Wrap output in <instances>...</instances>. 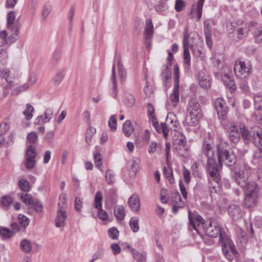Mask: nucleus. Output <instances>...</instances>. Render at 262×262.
Returning <instances> with one entry per match:
<instances>
[{
  "instance_id": "23",
  "label": "nucleus",
  "mask_w": 262,
  "mask_h": 262,
  "mask_svg": "<svg viewBox=\"0 0 262 262\" xmlns=\"http://www.w3.org/2000/svg\"><path fill=\"white\" fill-rule=\"evenodd\" d=\"M165 121L171 126V130H176L179 125L176 116L171 113L168 114Z\"/></svg>"
},
{
  "instance_id": "20",
  "label": "nucleus",
  "mask_w": 262,
  "mask_h": 262,
  "mask_svg": "<svg viewBox=\"0 0 262 262\" xmlns=\"http://www.w3.org/2000/svg\"><path fill=\"white\" fill-rule=\"evenodd\" d=\"M161 76L163 78V83L165 85L166 90H167L170 87L171 80V72L170 71V68H168V66H166L165 71L162 72Z\"/></svg>"
},
{
  "instance_id": "4",
  "label": "nucleus",
  "mask_w": 262,
  "mask_h": 262,
  "mask_svg": "<svg viewBox=\"0 0 262 262\" xmlns=\"http://www.w3.org/2000/svg\"><path fill=\"white\" fill-rule=\"evenodd\" d=\"M234 71L237 78H246L251 74V65L241 60L236 61L234 66Z\"/></svg>"
},
{
  "instance_id": "62",
  "label": "nucleus",
  "mask_w": 262,
  "mask_h": 262,
  "mask_svg": "<svg viewBox=\"0 0 262 262\" xmlns=\"http://www.w3.org/2000/svg\"><path fill=\"white\" fill-rule=\"evenodd\" d=\"M185 7V2L183 0H176L175 4L176 10L179 12L181 11Z\"/></svg>"
},
{
  "instance_id": "53",
  "label": "nucleus",
  "mask_w": 262,
  "mask_h": 262,
  "mask_svg": "<svg viewBox=\"0 0 262 262\" xmlns=\"http://www.w3.org/2000/svg\"><path fill=\"white\" fill-rule=\"evenodd\" d=\"M204 0H199L197 4L196 12L198 15V19L199 20L202 16V9Z\"/></svg>"
},
{
  "instance_id": "31",
  "label": "nucleus",
  "mask_w": 262,
  "mask_h": 262,
  "mask_svg": "<svg viewBox=\"0 0 262 262\" xmlns=\"http://www.w3.org/2000/svg\"><path fill=\"white\" fill-rule=\"evenodd\" d=\"M33 111V107L29 103L27 104L26 109L23 112V115L25 116L26 120H30L32 118Z\"/></svg>"
},
{
  "instance_id": "16",
  "label": "nucleus",
  "mask_w": 262,
  "mask_h": 262,
  "mask_svg": "<svg viewBox=\"0 0 262 262\" xmlns=\"http://www.w3.org/2000/svg\"><path fill=\"white\" fill-rule=\"evenodd\" d=\"M128 204L133 211H139L140 207V198L137 194H133L128 199Z\"/></svg>"
},
{
  "instance_id": "18",
  "label": "nucleus",
  "mask_w": 262,
  "mask_h": 262,
  "mask_svg": "<svg viewBox=\"0 0 262 262\" xmlns=\"http://www.w3.org/2000/svg\"><path fill=\"white\" fill-rule=\"evenodd\" d=\"M179 86L174 85L172 93L169 96L170 101L174 107H176L179 102Z\"/></svg>"
},
{
  "instance_id": "57",
  "label": "nucleus",
  "mask_w": 262,
  "mask_h": 262,
  "mask_svg": "<svg viewBox=\"0 0 262 262\" xmlns=\"http://www.w3.org/2000/svg\"><path fill=\"white\" fill-rule=\"evenodd\" d=\"M6 80L9 83H12L15 78L14 75L10 71L7 70L5 72V75Z\"/></svg>"
},
{
  "instance_id": "59",
  "label": "nucleus",
  "mask_w": 262,
  "mask_h": 262,
  "mask_svg": "<svg viewBox=\"0 0 262 262\" xmlns=\"http://www.w3.org/2000/svg\"><path fill=\"white\" fill-rule=\"evenodd\" d=\"M82 199L79 197H76L74 204L75 210L77 211H80L82 207Z\"/></svg>"
},
{
  "instance_id": "64",
  "label": "nucleus",
  "mask_w": 262,
  "mask_h": 262,
  "mask_svg": "<svg viewBox=\"0 0 262 262\" xmlns=\"http://www.w3.org/2000/svg\"><path fill=\"white\" fill-rule=\"evenodd\" d=\"M15 15L13 11H10L7 15V26L13 24L15 20Z\"/></svg>"
},
{
  "instance_id": "48",
  "label": "nucleus",
  "mask_w": 262,
  "mask_h": 262,
  "mask_svg": "<svg viewBox=\"0 0 262 262\" xmlns=\"http://www.w3.org/2000/svg\"><path fill=\"white\" fill-rule=\"evenodd\" d=\"M240 133L239 132H233V133L228 134V137L230 140L234 143H237L240 139Z\"/></svg>"
},
{
  "instance_id": "14",
  "label": "nucleus",
  "mask_w": 262,
  "mask_h": 262,
  "mask_svg": "<svg viewBox=\"0 0 262 262\" xmlns=\"http://www.w3.org/2000/svg\"><path fill=\"white\" fill-rule=\"evenodd\" d=\"M222 251L224 256L229 261H231L233 260L234 257L238 253L235 245H230L229 247L222 246Z\"/></svg>"
},
{
  "instance_id": "17",
  "label": "nucleus",
  "mask_w": 262,
  "mask_h": 262,
  "mask_svg": "<svg viewBox=\"0 0 262 262\" xmlns=\"http://www.w3.org/2000/svg\"><path fill=\"white\" fill-rule=\"evenodd\" d=\"M228 211L233 220H238L242 216L240 208L237 205L233 204L230 205L228 208Z\"/></svg>"
},
{
  "instance_id": "15",
  "label": "nucleus",
  "mask_w": 262,
  "mask_h": 262,
  "mask_svg": "<svg viewBox=\"0 0 262 262\" xmlns=\"http://www.w3.org/2000/svg\"><path fill=\"white\" fill-rule=\"evenodd\" d=\"M233 179L235 183L243 188L245 187L250 182L248 181V177L245 176L244 172L241 171L235 173Z\"/></svg>"
},
{
  "instance_id": "55",
  "label": "nucleus",
  "mask_w": 262,
  "mask_h": 262,
  "mask_svg": "<svg viewBox=\"0 0 262 262\" xmlns=\"http://www.w3.org/2000/svg\"><path fill=\"white\" fill-rule=\"evenodd\" d=\"M163 172L164 173L165 177L169 179L170 183H173V179L172 170H168L165 166H164L163 167Z\"/></svg>"
},
{
  "instance_id": "21",
  "label": "nucleus",
  "mask_w": 262,
  "mask_h": 262,
  "mask_svg": "<svg viewBox=\"0 0 262 262\" xmlns=\"http://www.w3.org/2000/svg\"><path fill=\"white\" fill-rule=\"evenodd\" d=\"M253 99L254 108L255 110L254 114L255 117L262 113V96L260 95H255Z\"/></svg>"
},
{
  "instance_id": "56",
  "label": "nucleus",
  "mask_w": 262,
  "mask_h": 262,
  "mask_svg": "<svg viewBox=\"0 0 262 262\" xmlns=\"http://www.w3.org/2000/svg\"><path fill=\"white\" fill-rule=\"evenodd\" d=\"M94 160L96 167L100 169V167L102 164L101 155L99 153L97 152L94 155Z\"/></svg>"
},
{
  "instance_id": "26",
  "label": "nucleus",
  "mask_w": 262,
  "mask_h": 262,
  "mask_svg": "<svg viewBox=\"0 0 262 262\" xmlns=\"http://www.w3.org/2000/svg\"><path fill=\"white\" fill-rule=\"evenodd\" d=\"M219 235H220V242L222 243V246H225L227 247H229L230 245L231 246L234 245L225 232L221 230Z\"/></svg>"
},
{
  "instance_id": "47",
  "label": "nucleus",
  "mask_w": 262,
  "mask_h": 262,
  "mask_svg": "<svg viewBox=\"0 0 262 262\" xmlns=\"http://www.w3.org/2000/svg\"><path fill=\"white\" fill-rule=\"evenodd\" d=\"M108 236L113 239H117L119 236V231L115 227H112L108 230Z\"/></svg>"
},
{
  "instance_id": "46",
  "label": "nucleus",
  "mask_w": 262,
  "mask_h": 262,
  "mask_svg": "<svg viewBox=\"0 0 262 262\" xmlns=\"http://www.w3.org/2000/svg\"><path fill=\"white\" fill-rule=\"evenodd\" d=\"M108 126L112 131H115L117 128V118L115 115L110 117L108 121Z\"/></svg>"
},
{
  "instance_id": "40",
  "label": "nucleus",
  "mask_w": 262,
  "mask_h": 262,
  "mask_svg": "<svg viewBox=\"0 0 262 262\" xmlns=\"http://www.w3.org/2000/svg\"><path fill=\"white\" fill-rule=\"evenodd\" d=\"M124 103L127 106L133 107L135 103V99L133 95L126 94L124 98Z\"/></svg>"
},
{
  "instance_id": "13",
  "label": "nucleus",
  "mask_w": 262,
  "mask_h": 262,
  "mask_svg": "<svg viewBox=\"0 0 262 262\" xmlns=\"http://www.w3.org/2000/svg\"><path fill=\"white\" fill-rule=\"evenodd\" d=\"M243 189L245 194L252 195L254 197L258 196L259 188L258 185L254 182H249Z\"/></svg>"
},
{
  "instance_id": "7",
  "label": "nucleus",
  "mask_w": 262,
  "mask_h": 262,
  "mask_svg": "<svg viewBox=\"0 0 262 262\" xmlns=\"http://www.w3.org/2000/svg\"><path fill=\"white\" fill-rule=\"evenodd\" d=\"M188 219L190 225L198 233L200 232V230L202 229L204 230L205 223H204L203 219L201 215L195 213H192L191 211L189 210L188 212Z\"/></svg>"
},
{
  "instance_id": "8",
  "label": "nucleus",
  "mask_w": 262,
  "mask_h": 262,
  "mask_svg": "<svg viewBox=\"0 0 262 262\" xmlns=\"http://www.w3.org/2000/svg\"><path fill=\"white\" fill-rule=\"evenodd\" d=\"M175 150L181 156L186 157L188 153V147L186 145V139L183 136L176 139L173 142Z\"/></svg>"
},
{
  "instance_id": "29",
  "label": "nucleus",
  "mask_w": 262,
  "mask_h": 262,
  "mask_svg": "<svg viewBox=\"0 0 262 262\" xmlns=\"http://www.w3.org/2000/svg\"><path fill=\"white\" fill-rule=\"evenodd\" d=\"M147 113L149 118L152 121V124L158 125V121L155 115L154 107L151 103H149L147 105Z\"/></svg>"
},
{
  "instance_id": "39",
  "label": "nucleus",
  "mask_w": 262,
  "mask_h": 262,
  "mask_svg": "<svg viewBox=\"0 0 262 262\" xmlns=\"http://www.w3.org/2000/svg\"><path fill=\"white\" fill-rule=\"evenodd\" d=\"M253 36L257 42H262V26L255 28L253 32Z\"/></svg>"
},
{
  "instance_id": "44",
  "label": "nucleus",
  "mask_w": 262,
  "mask_h": 262,
  "mask_svg": "<svg viewBox=\"0 0 262 262\" xmlns=\"http://www.w3.org/2000/svg\"><path fill=\"white\" fill-rule=\"evenodd\" d=\"M185 203L182 201H177L175 200L174 204L172 207V211L173 213H177L179 209L182 208L184 207Z\"/></svg>"
},
{
  "instance_id": "11",
  "label": "nucleus",
  "mask_w": 262,
  "mask_h": 262,
  "mask_svg": "<svg viewBox=\"0 0 262 262\" xmlns=\"http://www.w3.org/2000/svg\"><path fill=\"white\" fill-rule=\"evenodd\" d=\"M36 156V151L35 147L30 145L28 146L26 151V160L25 164L28 169H32L35 167V158Z\"/></svg>"
},
{
  "instance_id": "41",
  "label": "nucleus",
  "mask_w": 262,
  "mask_h": 262,
  "mask_svg": "<svg viewBox=\"0 0 262 262\" xmlns=\"http://www.w3.org/2000/svg\"><path fill=\"white\" fill-rule=\"evenodd\" d=\"M21 201L26 204H33L34 201L32 196L28 193H22L20 195Z\"/></svg>"
},
{
  "instance_id": "28",
  "label": "nucleus",
  "mask_w": 262,
  "mask_h": 262,
  "mask_svg": "<svg viewBox=\"0 0 262 262\" xmlns=\"http://www.w3.org/2000/svg\"><path fill=\"white\" fill-rule=\"evenodd\" d=\"M258 197H254L252 195L245 194V205L247 208H251L255 205Z\"/></svg>"
},
{
  "instance_id": "60",
  "label": "nucleus",
  "mask_w": 262,
  "mask_h": 262,
  "mask_svg": "<svg viewBox=\"0 0 262 262\" xmlns=\"http://www.w3.org/2000/svg\"><path fill=\"white\" fill-rule=\"evenodd\" d=\"M129 162L130 163V168L132 169L133 171L136 173L138 169L139 168V165L140 163L139 160L137 159L136 160H132Z\"/></svg>"
},
{
  "instance_id": "19",
  "label": "nucleus",
  "mask_w": 262,
  "mask_h": 262,
  "mask_svg": "<svg viewBox=\"0 0 262 262\" xmlns=\"http://www.w3.org/2000/svg\"><path fill=\"white\" fill-rule=\"evenodd\" d=\"M67 219L66 212L64 210L58 209L57 212L55 226L57 227H63L64 226V221Z\"/></svg>"
},
{
  "instance_id": "36",
  "label": "nucleus",
  "mask_w": 262,
  "mask_h": 262,
  "mask_svg": "<svg viewBox=\"0 0 262 262\" xmlns=\"http://www.w3.org/2000/svg\"><path fill=\"white\" fill-rule=\"evenodd\" d=\"M129 226L134 232H137L139 229V219L137 217H133L129 221Z\"/></svg>"
},
{
  "instance_id": "37",
  "label": "nucleus",
  "mask_w": 262,
  "mask_h": 262,
  "mask_svg": "<svg viewBox=\"0 0 262 262\" xmlns=\"http://www.w3.org/2000/svg\"><path fill=\"white\" fill-rule=\"evenodd\" d=\"M21 249L25 252L29 253L32 250L31 243L26 239H23L20 244Z\"/></svg>"
},
{
  "instance_id": "9",
  "label": "nucleus",
  "mask_w": 262,
  "mask_h": 262,
  "mask_svg": "<svg viewBox=\"0 0 262 262\" xmlns=\"http://www.w3.org/2000/svg\"><path fill=\"white\" fill-rule=\"evenodd\" d=\"M214 106L220 119L224 120L227 117L228 107L222 98H218L214 101Z\"/></svg>"
},
{
  "instance_id": "45",
  "label": "nucleus",
  "mask_w": 262,
  "mask_h": 262,
  "mask_svg": "<svg viewBox=\"0 0 262 262\" xmlns=\"http://www.w3.org/2000/svg\"><path fill=\"white\" fill-rule=\"evenodd\" d=\"M51 10V6L49 5H45L42 10L41 14V19L42 21H45Z\"/></svg>"
},
{
  "instance_id": "24",
  "label": "nucleus",
  "mask_w": 262,
  "mask_h": 262,
  "mask_svg": "<svg viewBox=\"0 0 262 262\" xmlns=\"http://www.w3.org/2000/svg\"><path fill=\"white\" fill-rule=\"evenodd\" d=\"M45 117L43 116H39L37 117L38 120V123L39 124H43L44 123L49 122L52 118L53 115V111L52 108H47L45 113Z\"/></svg>"
},
{
  "instance_id": "35",
  "label": "nucleus",
  "mask_w": 262,
  "mask_h": 262,
  "mask_svg": "<svg viewBox=\"0 0 262 262\" xmlns=\"http://www.w3.org/2000/svg\"><path fill=\"white\" fill-rule=\"evenodd\" d=\"M18 186L24 192H28L30 189V183L25 179H21L19 181Z\"/></svg>"
},
{
  "instance_id": "63",
  "label": "nucleus",
  "mask_w": 262,
  "mask_h": 262,
  "mask_svg": "<svg viewBox=\"0 0 262 262\" xmlns=\"http://www.w3.org/2000/svg\"><path fill=\"white\" fill-rule=\"evenodd\" d=\"M166 0H159V4L156 6V9L157 11H162L167 8L166 4Z\"/></svg>"
},
{
  "instance_id": "58",
  "label": "nucleus",
  "mask_w": 262,
  "mask_h": 262,
  "mask_svg": "<svg viewBox=\"0 0 262 262\" xmlns=\"http://www.w3.org/2000/svg\"><path fill=\"white\" fill-rule=\"evenodd\" d=\"M0 234L4 237H10L12 236V232L7 228H3L0 229Z\"/></svg>"
},
{
  "instance_id": "5",
  "label": "nucleus",
  "mask_w": 262,
  "mask_h": 262,
  "mask_svg": "<svg viewBox=\"0 0 262 262\" xmlns=\"http://www.w3.org/2000/svg\"><path fill=\"white\" fill-rule=\"evenodd\" d=\"M187 111L191 119H200L202 116L200 105L195 98H191L189 100Z\"/></svg>"
},
{
  "instance_id": "51",
  "label": "nucleus",
  "mask_w": 262,
  "mask_h": 262,
  "mask_svg": "<svg viewBox=\"0 0 262 262\" xmlns=\"http://www.w3.org/2000/svg\"><path fill=\"white\" fill-rule=\"evenodd\" d=\"M37 133L35 132L30 133L27 136V140L31 144L35 143L37 141Z\"/></svg>"
},
{
  "instance_id": "6",
  "label": "nucleus",
  "mask_w": 262,
  "mask_h": 262,
  "mask_svg": "<svg viewBox=\"0 0 262 262\" xmlns=\"http://www.w3.org/2000/svg\"><path fill=\"white\" fill-rule=\"evenodd\" d=\"M222 229L214 220H209L205 223L204 231L206 235L211 237H216Z\"/></svg>"
},
{
  "instance_id": "61",
  "label": "nucleus",
  "mask_w": 262,
  "mask_h": 262,
  "mask_svg": "<svg viewBox=\"0 0 262 262\" xmlns=\"http://www.w3.org/2000/svg\"><path fill=\"white\" fill-rule=\"evenodd\" d=\"M174 77L173 80L174 81V85H178V86H179V68L177 65H176L174 67Z\"/></svg>"
},
{
  "instance_id": "43",
  "label": "nucleus",
  "mask_w": 262,
  "mask_h": 262,
  "mask_svg": "<svg viewBox=\"0 0 262 262\" xmlns=\"http://www.w3.org/2000/svg\"><path fill=\"white\" fill-rule=\"evenodd\" d=\"M54 132L50 131L46 134L44 137V139L47 142L50 146H53L54 145Z\"/></svg>"
},
{
  "instance_id": "38",
  "label": "nucleus",
  "mask_w": 262,
  "mask_h": 262,
  "mask_svg": "<svg viewBox=\"0 0 262 262\" xmlns=\"http://www.w3.org/2000/svg\"><path fill=\"white\" fill-rule=\"evenodd\" d=\"M65 74L66 70H61L57 71L53 78V81L55 83L59 84L60 82L63 80Z\"/></svg>"
},
{
  "instance_id": "1",
  "label": "nucleus",
  "mask_w": 262,
  "mask_h": 262,
  "mask_svg": "<svg viewBox=\"0 0 262 262\" xmlns=\"http://www.w3.org/2000/svg\"><path fill=\"white\" fill-rule=\"evenodd\" d=\"M202 154L207 158V171L212 180L219 184L220 180V170L222 166L217 164L215 159L212 158L214 155V150L212 143L204 141L202 149Z\"/></svg>"
},
{
  "instance_id": "3",
  "label": "nucleus",
  "mask_w": 262,
  "mask_h": 262,
  "mask_svg": "<svg viewBox=\"0 0 262 262\" xmlns=\"http://www.w3.org/2000/svg\"><path fill=\"white\" fill-rule=\"evenodd\" d=\"M241 134L246 144L251 143L258 147L262 152V131L257 126L248 129L244 126L240 127Z\"/></svg>"
},
{
  "instance_id": "10",
  "label": "nucleus",
  "mask_w": 262,
  "mask_h": 262,
  "mask_svg": "<svg viewBox=\"0 0 262 262\" xmlns=\"http://www.w3.org/2000/svg\"><path fill=\"white\" fill-rule=\"evenodd\" d=\"M189 34L188 27L186 26L184 29L183 34V46L184 49V62L188 65L190 64V56L189 50Z\"/></svg>"
},
{
  "instance_id": "25",
  "label": "nucleus",
  "mask_w": 262,
  "mask_h": 262,
  "mask_svg": "<svg viewBox=\"0 0 262 262\" xmlns=\"http://www.w3.org/2000/svg\"><path fill=\"white\" fill-rule=\"evenodd\" d=\"M153 125L158 133L162 132L165 137H166L168 136L169 129H171V126H170L166 121L164 123H161L160 126H159L158 123V125Z\"/></svg>"
},
{
  "instance_id": "52",
  "label": "nucleus",
  "mask_w": 262,
  "mask_h": 262,
  "mask_svg": "<svg viewBox=\"0 0 262 262\" xmlns=\"http://www.w3.org/2000/svg\"><path fill=\"white\" fill-rule=\"evenodd\" d=\"M191 49L196 56H200L203 53V48L201 46L191 45Z\"/></svg>"
},
{
  "instance_id": "27",
  "label": "nucleus",
  "mask_w": 262,
  "mask_h": 262,
  "mask_svg": "<svg viewBox=\"0 0 262 262\" xmlns=\"http://www.w3.org/2000/svg\"><path fill=\"white\" fill-rule=\"evenodd\" d=\"M114 214L116 217L119 220H122L125 216V212L124 208L122 205H116L114 207Z\"/></svg>"
},
{
  "instance_id": "2",
  "label": "nucleus",
  "mask_w": 262,
  "mask_h": 262,
  "mask_svg": "<svg viewBox=\"0 0 262 262\" xmlns=\"http://www.w3.org/2000/svg\"><path fill=\"white\" fill-rule=\"evenodd\" d=\"M216 150L217 161L220 166H223V165L231 166L235 163V155L227 142H220L216 145Z\"/></svg>"
},
{
  "instance_id": "54",
  "label": "nucleus",
  "mask_w": 262,
  "mask_h": 262,
  "mask_svg": "<svg viewBox=\"0 0 262 262\" xmlns=\"http://www.w3.org/2000/svg\"><path fill=\"white\" fill-rule=\"evenodd\" d=\"M223 82L224 84L230 89L231 90H235L236 86L234 80L233 79V78H229V79L225 80L223 79Z\"/></svg>"
},
{
  "instance_id": "12",
  "label": "nucleus",
  "mask_w": 262,
  "mask_h": 262,
  "mask_svg": "<svg viewBox=\"0 0 262 262\" xmlns=\"http://www.w3.org/2000/svg\"><path fill=\"white\" fill-rule=\"evenodd\" d=\"M154 34V26L151 19L146 20V25L144 32V37L146 39L145 44L147 46L150 45V40L152 38Z\"/></svg>"
},
{
  "instance_id": "42",
  "label": "nucleus",
  "mask_w": 262,
  "mask_h": 262,
  "mask_svg": "<svg viewBox=\"0 0 262 262\" xmlns=\"http://www.w3.org/2000/svg\"><path fill=\"white\" fill-rule=\"evenodd\" d=\"M8 29L13 33V35L18 36L19 33L20 25L18 23H15L7 26Z\"/></svg>"
},
{
  "instance_id": "34",
  "label": "nucleus",
  "mask_w": 262,
  "mask_h": 262,
  "mask_svg": "<svg viewBox=\"0 0 262 262\" xmlns=\"http://www.w3.org/2000/svg\"><path fill=\"white\" fill-rule=\"evenodd\" d=\"M103 199L102 193L100 191H97L95 196L94 207L97 209L102 208V201Z\"/></svg>"
},
{
  "instance_id": "33",
  "label": "nucleus",
  "mask_w": 262,
  "mask_h": 262,
  "mask_svg": "<svg viewBox=\"0 0 262 262\" xmlns=\"http://www.w3.org/2000/svg\"><path fill=\"white\" fill-rule=\"evenodd\" d=\"M132 253L134 258L138 262H145L146 260V253H139L136 250L132 249Z\"/></svg>"
},
{
  "instance_id": "50",
  "label": "nucleus",
  "mask_w": 262,
  "mask_h": 262,
  "mask_svg": "<svg viewBox=\"0 0 262 262\" xmlns=\"http://www.w3.org/2000/svg\"><path fill=\"white\" fill-rule=\"evenodd\" d=\"M105 179L108 184H113L115 181L114 175L111 170H107L105 173Z\"/></svg>"
},
{
  "instance_id": "22",
  "label": "nucleus",
  "mask_w": 262,
  "mask_h": 262,
  "mask_svg": "<svg viewBox=\"0 0 262 262\" xmlns=\"http://www.w3.org/2000/svg\"><path fill=\"white\" fill-rule=\"evenodd\" d=\"M203 72H200L199 73V84L203 88L207 89L211 85L210 78L208 75H204Z\"/></svg>"
},
{
  "instance_id": "30",
  "label": "nucleus",
  "mask_w": 262,
  "mask_h": 262,
  "mask_svg": "<svg viewBox=\"0 0 262 262\" xmlns=\"http://www.w3.org/2000/svg\"><path fill=\"white\" fill-rule=\"evenodd\" d=\"M122 130L125 136L129 137L131 135L134 130V128L132 122L129 120H127L124 122Z\"/></svg>"
},
{
  "instance_id": "32",
  "label": "nucleus",
  "mask_w": 262,
  "mask_h": 262,
  "mask_svg": "<svg viewBox=\"0 0 262 262\" xmlns=\"http://www.w3.org/2000/svg\"><path fill=\"white\" fill-rule=\"evenodd\" d=\"M112 79L113 81V94L114 97L115 98H116L117 96V84L116 82V72H115V66L114 64L112 68V75L111 76Z\"/></svg>"
},
{
  "instance_id": "49",
  "label": "nucleus",
  "mask_w": 262,
  "mask_h": 262,
  "mask_svg": "<svg viewBox=\"0 0 262 262\" xmlns=\"http://www.w3.org/2000/svg\"><path fill=\"white\" fill-rule=\"evenodd\" d=\"M18 219L19 223L24 228H26L29 224V219L23 214H19L18 215Z\"/></svg>"
}]
</instances>
